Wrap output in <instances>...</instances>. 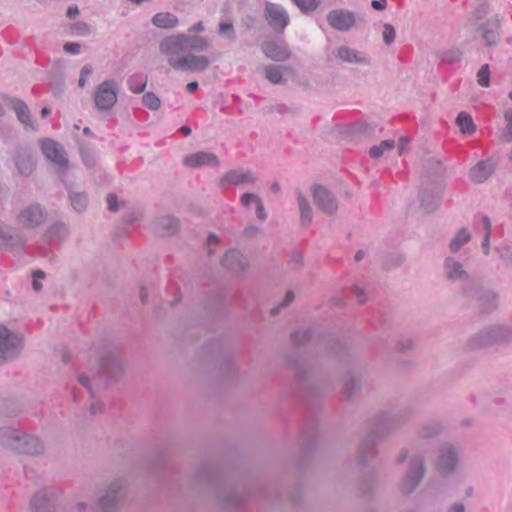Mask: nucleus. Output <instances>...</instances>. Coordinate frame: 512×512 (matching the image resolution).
<instances>
[{
  "label": "nucleus",
  "instance_id": "1",
  "mask_svg": "<svg viewBox=\"0 0 512 512\" xmlns=\"http://www.w3.org/2000/svg\"><path fill=\"white\" fill-rule=\"evenodd\" d=\"M193 485L197 490L209 495L225 508L236 507L245 498L243 488L236 482L227 479L213 465L204 464L199 466L193 476Z\"/></svg>",
  "mask_w": 512,
  "mask_h": 512
},
{
  "label": "nucleus",
  "instance_id": "2",
  "mask_svg": "<svg viewBox=\"0 0 512 512\" xmlns=\"http://www.w3.org/2000/svg\"><path fill=\"white\" fill-rule=\"evenodd\" d=\"M128 481L125 476H115L106 480L98 489L93 503L78 501L74 512H119L127 493Z\"/></svg>",
  "mask_w": 512,
  "mask_h": 512
},
{
  "label": "nucleus",
  "instance_id": "3",
  "mask_svg": "<svg viewBox=\"0 0 512 512\" xmlns=\"http://www.w3.org/2000/svg\"><path fill=\"white\" fill-rule=\"evenodd\" d=\"M0 447L9 453L30 457H41L46 452L42 439L10 425L0 427Z\"/></svg>",
  "mask_w": 512,
  "mask_h": 512
},
{
  "label": "nucleus",
  "instance_id": "4",
  "mask_svg": "<svg viewBox=\"0 0 512 512\" xmlns=\"http://www.w3.org/2000/svg\"><path fill=\"white\" fill-rule=\"evenodd\" d=\"M209 47L210 43L204 37L175 34L160 41L159 52L166 58L170 67L177 70L186 53L205 52Z\"/></svg>",
  "mask_w": 512,
  "mask_h": 512
},
{
  "label": "nucleus",
  "instance_id": "5",
  "mask_svg": "<svg viewBox=\"0 0 512 512\" xmlns=\"http://www.w3.org/2000/svg\"><path fill=\"white\" fill-rule=\"evenodd\" d=\"M381 430V427H379ZM376 438H380V431L377 432L372 430L366 437L364 443L357 451V464L363 470V480L361 485V493L362 496L366 500H371L374 496L376 482L371 474V471L374 468V464L376 462L377 450L374 447L376 444Z\"/></svg>",
  "mask_w": 512,
  "mask_h": 512
},
{
  "label": "nucleus",
  "instance_id": "6",
  "mask_svg": "<svg viewBox=\"0 0 512 512\" xmlns=\"http://www.w3.org/2000/svg\"><path fill=\"white\" fill-rule=\"evenodd\" d=\"M23 348V336L0 324V365L16 359Z\"/></svg>",
  "mask_w": 512,
  "mask_h": 512
},
{
  "label": "nucleus",
  "instance_id": "7",
  "mask_svg": "<svg viewBox=\"0 0 512 512\" xmlns=\"http://www.w3.org/2000/svg\"><path fill=\"white\" fill-rule=\"evenodd\" d=\"M39 148L44 157L51 162L59 175H64L69 169V160L64 147L51 138H41Z\"/></svg>",
  "mask_w": 512,
  "mask_h": 512
},
{
  "label": "nucleus",
  "instance_id": "8",
  "mask_svg": "<svg viewBox=\"0 0 512 512\" xmlns=\"http://www.w3.org/2000/svg\"><path fill=\"white\" fill-rule=\"evenodd\" d=\"M46 216V209L43 205L30 203L19 210L15 219L20 228L33 231L45 223Z\"/></svg>",
  "mask_w": 512,
  "mask_h": 512
},
{
  "label": "nucleus",
  "instance_id": "9",
  "mask_svg": "<svg viewBox=\"0 0 512 512\" xmlns=\"http://www.w3.org/2000/svg\"><path fill=\"white\" fill-rule=\"evenodd\" d=\"M12 162L17 175L23 178L30 177L37 167V158L32 147L28 144H19L15 147Z\"/></svg>",
  "mask_w": 512,
  "mask_h": 512
},
{
  "label": "nucleus",
  "instance_id": "10",
  "mask_svg": "<svg viewBox=\"0 0 512 512\" xmlns=\"http://www.w3.org/2000/svg\"><path fill=\"white\" fill-rule=\"evenodd\" d=\"M310 194L318 210L327 216H334L339 210V202L335 194L326 186L314 183L310 186Z\"/></svg>",
  "mask_w": 512,
  "mask_h": 512
},
{
  "label": "nucleus",
  "instance_id": "11",
  "mask_svg": "<svg viewBox=\"0 0 512 512\" xmlns=\"http://www.w3.org/2000/svg\"><path fill=\"white\" fill-rule=\"evenodd\" d=\"M60 492L53 487L36 491L29 502L30 512H57Z\"/></svg>",
  "mask_w": 512,
  "mask_h": 512
},
{
  "label": "nucleus",
  "instance_id": "12",
  "mask_svg": "<svg viewBox=\"0 0 512 512\" xmlns=\"http://www.w3.org/2000/svg\"><path fill=\"white\" fill-rule=\"evenodd\" d=\"M118 85L114 80H105L94 93L96 108L101 112L110 111L117 103Z\"/></svg>",
  "mask_w": 512,
  "mask_h": 512
},
{
  "label": "nucleus",
  "instance_id": "13",
  "mask_svg": "<svg viewBox=\"0 0 512 512\" xmlns=\"http://www.w3.org/2000/svg\"><path fill=\"white\" fill-rule=\"evenodd\" d=\"M28 242L19 229L0 221V250L14 252L22 249Z\"/></svg>",
  "mask_w": 512,
  "mask_h": 512
},
{
  "label": "nucleus",
  "instance_id": "14",
  "mask_svg": "<svg viewBox=\"0 0 512 512\" xmlns=\"http://www.w3.org/2000/svg\"><path fill=\"white\" fill-rule=\"evenodd\" d=\"M265 18L269 26L278 33H282L289 24V15L280 5L267 3L265 6Z\"/></svg>",
  "mask_w": 512,
  "mask_h": 512
},
{
  "label": "nucleus",
  "instance_id": "15",
  "mask_svg": "<svg viewBox=\"0 0 512 512\" xmlns=\"http://www.w3.org/2000/svg\"><path fill=\"white\" fill-rule=\"evenodd\" d=\"M102 373L110 380H117L124 374V360L117 353L103 357L100 363Z\"/></svg>",
  "mask_w": 512,
  "mask_h": 512
},
{
  "label": "nucleus",
  "instance_id": "16",
  "mask_svg": "<svg viewBox=\"0 0 512 512\" xmlns=\"http://www.w3.org/2000/svg\"><path fill=\"white\" fill-rule=\"evenodd\" d=\"M7 103L15 112L17 120L22 124L25 131L35 132L37 130V125L32 119L30 109L24 101L18 98H9Z\"/></svg>",
  "mask_w": 512,
  "mask_h": 512
},
{
  "label": "nucleus",
  "instance_id": "17",
  "mask_svg": "<svg viewBox=\"0 0 512 512\" xmlns=\"http://www.w3.org/2000/svg\"><path fill=\"white\" fill-rule=\"evenodd\" d=\"M221 265L236 274H241L248 270L249 261L239 250L230 249L222 257Z\"/></svg>",
  "mask_w": 512,
  "mask_h": 512
},
{
  "label": "nucleus",
  "instance_id": "18",
  "mask_svg": "<svg viewBox=\"0 0 512 512\" xmlns=\"http://www.w3.org/2000/svg\"><path fill=\"white\" fill-rule=\"evenodd\" d=\"M327 22L335 30L347 31L355 25L356 17L348 10L335 9L327 14Z\"/></svg>",
  "mask_w": 512,
  "mask_h": 512
},
{
  "label": "nucleus",
  "instance_id": "19",
  "mask_svg": "<svg viewBox=\"0 0 512 512\" xmlns=\"http://www.w3.org/2000/svg\"><path fill=\"white\" fill-rule=\"evenodd\" d=\"M256 180L255 174L251 171L231 170L221 178L220 187L228 188L229 186L250 185Z\"/></svg>",
  "mask_w": 512,
  "mask_h": 512
},
{
  "label": "nucleus",
  "instance_id": "20",
  "mask_svg": "<svg viewBox=\"0 0 512 512\" xmlns=\"http://www.w3.org/2000/svg\"><path fill=\"white\" fill-rule=\"evenodd\" d=\"M263 53L273 61L283 62L291 57V51L286 44L267 41L262 44Z\"/></svg>",
  "mask_w": 512,
  "mask_h": 512
},
{
  "label": "nucleus",
  "instance_id": "21",
  "mask_svg": "<svg viewBox=\"0 0 512 512\" xmlns=\"http://www.w3.org/2000/svg\"><path fill=\"white\" fill-rule=\"evenodd\" d=\"M211 64L208 57L203 55L187 54L181 61L177 70L188 72H202L205 71Z\"/></svg>",
  "mask_w": 512,
  "mask_h": 512
},
{
  "label": "nucleus",
  "instance_id": "22",
  "mask_svg": "<svg viewBox=\"0 0 512 512\" xmlns=\"http://www.w3.org/2000/svg\"><path fill=\"white\" fill-rule=\"evenodd\" d=\"M296 202L299 209L300 225L308 227L313 219V208L307 196L300 190H296Z\"/></svg>",
  "mask_w": 512,
  "mask_h": 512
},
{
  "label": "nucleus",
  "instance_id": "23",
  "mask_svg": "<svg viewBox=\"0 0 512 512\" xmlns=\"http://www.w3.org/2000/svg\"><path fill=\"white\" fill-rule=\"evenodd\" d=\"M184 163L190 167H199L203 165L216 167L219 165L217 156L210 152H197L187 156Z\"/></svg>",
  "mask_w": 512,
  "mask_h": 512
},
{
  "label": "nucleus",
  "instance_id": "24",
  "mask_svg": "<svg viewBox=\"0 0 512 512\" xmlns=\"http://www.w3.org/2000/svg\"><path fill=\"white\" fill-rule=\"evenodd\" d=\"M69 234V228L68 225L62 221H55L51 223L47 229L45 230V233L43 235V238L45 241H57V242H63L66 240Z\"/></svg>",
  "mask_w": 512,
  "mask_h": 512
},
{
  "label": "nucleus",
  "instance_id": "25",
  "mask_svg": "<svg viewBox=\"0 0 512 512\" xmlns=\"http://www.w3.org/2000/svg\"><path fill=\"white\" fill-rule=\"evenodd\" d=\"M335 56L347 63H357L364 64L367 63L366 58L359 53L358 51L348 47V46H340L337 48L335 52Z\"/></svg>",
  "mask_w": 512,
  "mask_h": 512
},
{
  "label": "nucleus",
  "instance_id": "26",
  "mask_svg": "<svg viewBox=\"0 0 512 512\" xmlns=\"http://www.w3.org/2000/svg\"><path fill=\"white\" fill-rule=\"evenodd\" d=\"M159 228L164 236L176 234L180 227L179 220L171 215L163 216L158 221Z\"/></svg>",
  "mask_w": 512,
  "mask_h": 512
},
{
  "label": "nucleus",
  "instance_id": "27",
  "mask_svg": "<svg viewBox=\"0 0 512 512\" xmlns=\"http://www.w3.org/2000/svg\"><path fill=\"white\" fill-rule=\"evenodd\" d=\"M493 172V165L490 162H480L471 169L470 177L474 182H483Z\"/></svg>",
  "mask_w": 512,
  "mask_h": 512
},
{
  "label": "nucleus",
  "instance_id": "28",
  "mask_svg": "<svg viewBox=\"0 0 512 512\" xmlns=\"http://www.w3.org/2000/svg\"><path fill=\"white\" fill-rule=\"evenodd\" d=\"M456 464V455L452 448L443 450L439 459L438 469L441 473L451 471Z\"/></svg>",
  "mask_w": 512,
  "mask_h": 512
},
{
  "label": "nucleus",
  "instance_id": "29",
  "mask_svg": "<svg viewBox=\"0 0 512 512\" xmlns=\"http://www.w3.org/2000/svg\"><path fill=\"white\" fill-rule=\"evenodd\" d=\"M178 22V18L171 13H157L152 18V23L156 27L163 29L174 28L178 24Z\"/></svg>",
  "mask_w": 512,
  "mask_h": 512
},
{
  "label": "nucleus",
  "instance_id": "30",
  "mask_svg": "<svg viewBox=\"0 0 512 512\" xmlns=\"http://www.w3.org/2000/svg\"><path fill=\"white\" fill-rule=\"evenodd\" d=\"M68 197L72 208L76 212L82 213L86 210L88 205V196L85 192L70 191Z\"/></svg>",
  "mask_w": 512,
  "mask_h": 512
},
{
  "label": "nucleus",
  "instance_id": "31",
  "mask_svg": "<svg viewBox=\"0 0 512 512\" xmlns=\"http://www.w3.org/2000/svg\"><path fill=\"white\" fill-rule=\"evenodd\" d=\"M456 124L463 134H473L476 130V125L472 117L466 112H460L456 118Z\"/></svg>",
  "mask_w": 512,
  "mask_h": 512
},
{
  "label": "nucleus",
  "instance_id": "32",
  "mask_svg": "<svg viewBox=\"0 0 512 512\" xmlns=\"http://www.w3.org/2000/svg\"><path fill=\"white\" fill-rule=\"evenodd\" d=\"M283 66L267 65L264 67L263 72L266 79L272 84H282L284 82L282 70Z\"/></svg>",
  "mask_w": 512,
  "mask_h": 512
},
{
  "label": "nucleus",
  "instance_id": "33",
  "mask_svg": "<svg viewBox=\"0 0 512 512\" xmlns=\"http://www.w3.org/2000/svg\"><path fill=\"white\" fill-rule=\"evenodd\" d=\"M360 391V382L354 376H347L344 382L343 393L352 399Z\"/></svg>",
  "mask_w": 512,
  "mask_h": 512
},
{
  "label": "nucleus",
  "instance_id": "34",
  "mask_svg": "<svg viewBox=\"0 0 512 512\" xmlns=\"http://www.w3.org/2000/svg\"><path fill=\"white\" fill-rule=\"evenodd\" d=\"M424 474V470L422 465L417 466L416 470L413 471L407 478V480L404 483V490L406 492H410L421 480L422 476Z\"/></svg>",
  "mask_w": 512,
  "mask_h": 512
},
{
  "label": "nucleus",
  "instance_id": "35",
  "mask_svg": "<svg viewBox=\"0 0 512 512\" xmlns=\"http://www.w3.org/2000/svg\"><path fill=\"white\" fill-rule=\"evenodd\" d=\"M294 300L295 293L292 290L286 291L284 298L277 304V306L271 309V315L275 316L279 314L282 309L289 307Z\"/></svg>",
  "mask_w": 512,
  "mask_h": 512
},
{
  "label": "nucleus",
  "instance_id": "36",
  "mask_svg": "<svg viewBox=\"0 0 512 512\" xmlns=\"http://www.w3.org/2000/svg\"><path fill=\"white\" fill-rule=\"evenodd\" d=\"M143 104L152 111H157L161 106L160 98L153 92H147L142 98Z\"/></svg>",
  "mask_w": 512,
  "mask_h": 512
},
{
  "label": "nucleus",
  "instance_id": "37",
  "mask_svg": "<svg viewBox=\"0 0 512 512\" xmlns=\"http://www.w3.org/2000/svg\"><path fill=\"white\" fill-rule=\"evenodd\" d=\"M470 240V234L465 230L461 229L456 237L450 242L451 251H457L462 245Z\"/></svg>",
  "mask_w": 512,
  "mask_h": 512
},
{
  "label": "nucleus",
  "instance_id": "38",
  "mask_svg": "<svg viewBox=\"0 0 512 512\" xmlns=\"http://www.w3.org/2000/svg\"><path fill=\"white\" fill-rule=\"evenodd\" d=\"M445 268H446L447 276L450 279L460 278L461 275L463 274L462 267L458 262H455L452 260H447Z\"/></svg>",
  "mask_w": 512,
  "mask_h": 512
},
{
  "label": "nucleus",
  "instance_id": "39",
  "mask_svg": "<svg viewBox=\"0 0 512 512\" xmlns=\"http://www.w3.org/2000/svg\"><path fill=\"white\" fill-rule=\"evenodd\" d=\"M293 2L304 13L314 11L320 3L319 0H293Z\"/></svg>",
  "mask_w": 512,
  "mask_h": 512
},
{
  "label": "nucleus",
  "instance_id": "40",
  "mask_svg": "<svg viewBox=\"0 0 512 512\" xmlns=\"http://www.w3.org/2000/svg\"><path fill=\"white\" fill-rule=\"evenodd\" d=\"M477 82L482 87H488L490 83V69L489 65H483L477 73Z\"/></svg>",
  "mask_w": 512,
  "mask_h": 512
},
{
  "label": "nucleus",
  "instance_id": "41",
  "mask_svg": "<svg viewBox=\"0 0 512 512\" xmlns=\"http://www.w3.org/2000/svg\"><path fill=\"white\" fill-rule=\"evenodd\" d=\"M81 157L86 167L91 169L96 165V158L93 150L82 147Z\"/></svg>",
  "mask_w": 512,
  "mask_h": 512
},
{
  "label": "nucleus",
  "instance_id": "42",
  "mask_svg": "<svg viewBox=\"0 0 512 512\" xmlns=\"http://www.w3.org/2000/svg\"><path fill=\"white\" fill-rule=\"evenodd\" d=\"M504 117L507 124L501 137L505 142H512V111H507Z\"/></svg>",
  "mask_w": 512,
  "mask_h": 512
},
{
  "label": "nucleus",
  "instance_id": "43",
  "mask_svg": "<svg viewBox=\"0 0 512 512\" xmlns=\"http://www.w3.org/2000/svg\"><path fill=\"white\" fill-rule=\"evenodd\" d=\"M106 201L108 205V210L111 212L119 211L120 208L123 207L125 204L124 201L119 200L117 195L113 193L107 195Z\"/></svg>",
  "mask_w": 512,
  "mask_h": 512
},
{
  "label": "nucleus",
  "instance_id": "44",
  "mask_svg": "<svg viewBox=\"0 0 512 512\" xmlns=\"http://www.w3.org/2000/svg\"><path fill=\"white\" fill-rule=\"evenodd\" d=\"M219 33L230 41L235 40V31L232 23L230 22H222L219 25Z\"/></svg>",
  "mask_w": 512,
  "mask_h": 512
},
{
  "label": "nucleus",
  "instance_id": "45",
  "mask_svg": "<svg viewBox=\"0 0 512 512\" xmlns=\"http://www.w3.org/2000/svg\"><path fill=\"white\" fill-rule=\"evenodd\" d=\"M483 221V225H484V228H485V238H484V241L482 243V246L483 248L485 249V253L488 252V246H489V237H490V234H491V222L489 220L488 217H483L482 219Z\"/></svg>",
  "mask_w": 512,
  "mask_h": 512
},
{
  "label": "nucleus",
  "instance_id": "46",
  "mask_svg": "<svg viewBox=\"0 0 512 512\" xmlns=\"http://www.w3.org/2000/svg\"><path fill=\"white\" fill-rule=\"evenodd\" d=\"M482 37L486 44L489 46L495 44L498 41V33L494 28L486 30Z\"/></svg>",
  "mask_w": 512,
  "mask_h": 512
},
{
  "label": "nucleus",
  "instance_id": "47",
  "mask_svg": "<svg viewBox=\"0 0 512 512\" xmlns=\"http://www.w3.org/2000/svg\"><path fill=\"white\" fill-rule=\"evenodd\" d=\"M290 263L295 266L296 269H300L304 263V257L299 251H292L290 254Z\"/></svg>",
  "mask_w": 512,
  "mask_h": 512
},
{
  "label": "nucleus",
  "instance_id": "48",
  "mask_svg": "<svg viewBox=\"0 0 512 512\" xmlns=\"http://www.w3.org/2000/svg\"><path fill=\"white\" fill-rule=\"evenodd\" d=\"M71 29L79 35H88L90 32V27L85 22H76L71 26Z\"/></svg>",
  "mask_w": 512,
  "mask_h": 512
},
{
  "label": "nucleus",
  "instance_id": "49",
  "mask_svg": "<svg viewBox=\"0 0 512 512\" xmlns=\"http://www.w3.org/2000/svg\"><path fill=\"white\" fill-rule=\"evenodd\" d=\"M240 202L243 206L249 207L251 203L256 204V202H259V196L254 193H244L240 198Z\"/></svg>",
  "mask_w": 512,
  "mask_h": 512
},
{
  "label": "nucleus",
  "instance_id": "50",
  "mask_svg": "<svg viewBox=\"0 0 512 512\" xmlns=\"http://www.w3.org/2000/svg\"><path fill=\"white\" fill-rule=\"evenodd\" d=\"M92 74V67L90 65H85L82 67L80 72V78L78 80L79 87H84L86 85L87 78Z\"/></svg>",
  "mask_w": 512,
  "mask_h": 512
},
{
  "label": "nucleus",
  "instance_id": "51",
  "mask_svg": "<svg viewBox=\"0 0 512 512\" xmlns=\"http://www.w3.org/2000/svg\"><path fill=\"white\" fill-rule=\"evenodd\" d=\"M44 277H45V273L43 271H41V270L35 271L33 273L32 286H33V289L36 292H39V291L42 290V284H41V282L39 280L43 279Z\"/></svg>",
  "mask_w": 512,
  "mask_h": 512
},
{
  "label": "nucleus",
  "instance_id": "52",
  "mask_svg": "<svg viewBox=\"0 0 512 512\" xmlns=\"http://www.w3.org/2000/svg\"><path fill=\"white\" fill-rule=\"evenodd\" d=\"M384 154V141H382L379 145L372 146L369 149V156L372 159H379Z\"/></svg>",
  "mask_w": 512,
  "mask_h": 512
},
{
  "label": "nucleus",
  "instance_id": "53",
  "mask_svg": "<svg viewBox=\"0 0 512 512\" xmlns=\"http://www.w3.org/2000/svg\"><path fill=\"white\" fill-rule=\"evenodd\" d=\"M255 205H256V216H257V218L260 219L261 221H264L267 218V214L265 212L263 203H262L260 198H259V202H256Z\"/></svg>",
  "mask_w": 512,
  "mask_h": 512
},
{
  "label": "nucleus",
  "instance_id": "54",
  "mask_svg": "<svg viewBox=\"0 0 512 512\" xmlns=\"http://www.w3.org/2000/svg\"><path fill=\"white\" fill-rule=\"evenodd\" d=\"M259 232H260V229L253 225L248 226L243 230L244 236H246L248 238L256 237L259 234Z\"/></svg>",
  "mask_w": 512,
  "mask_h": 512
},
{
  "label": "nucleus",
  "instance_id": "55",
  "mask_svg": "<svg viewBox=\"0 0 512 512\" xmlns=\"http://www.w3.org/2000/svg\"><path fill=\"white\" fill-rule=\"evenodd\" d=\"M80 44L78 43H66L64 45V50L68 53H72V54H79L80 53Z\"/></svg>",
  "mask_w": 512,
  "mask_h": 512
},
{
  "label": "nucleus",
  "instance_id": "56",
  "mask_svg": "<svg viewBox=\"0 0 512 512\" xmlns=\"http://www.w3.org/2000/svg\"><path fill=\"white\" fill-rule=\"evenodd\" d=\"M354 291L358 299V302L363 304L366 301L365 291L359 287H354Z\"/></svg>",
  "mask_w": 512,
  "mask_h": 512
},
{
  "label": "nucleus",
  "instance_id": "57",
  "mask_svg": "<svg viewBox=\"0 0 512 512\" xmlns=\"http://www.w3.org/2000/svg\"><path fill=\"white\" fill-rule=\"evenodd\" d=\"M394 38H395L394 29L391 26L386 25V44L393 41Z\"/></svg>",
  "mask_w": 512,
  "mask_h": 512
},
{
  "label": "nucleus",
  "instance_id": "58",
  "mask_svg": "<svg viewBox=\"0 0 512 512\" xmlns=\"http://www.w3.org/2000/svg\"><path fill=\"white\" fill-rule=\"evenodd\" d=\"M77 15H79V9L77 6H71L67 10V17L68 18H75Z\"/></svg>",
  "mask_w": 512,
  "mask_h": 512
},
{
  "label": "nucleus",
  "instance_id": "59",
  "mask_svg": "<svg viewBox=\"0 0 512 512\" xmlns=\"http://www.w3.org/2000/svg\"><path fill=\"white\" fill-rule=\"evenodd\" d=\"M220 242V239L217 235L215 234H209L208 237H207V244L210 246V245H216Z\"/></svg>",
  "mask_w": 512,
  "mask_h": 512
},
{
  "label": "nucleus",
  "instance_id": "60",
  "mask_svg": "<svg viewBox=\"0 0 512 512\" xmlns=\"http://www.w3.org/2000/svg\"><path fill=\"white\" fill-rule=\"evenodd\" d=\"M408 141L405 138L399 139V146H398V154L401 155L405 149L406 144Z\"/></svg>",
  "mask_w": 512,
  "mask_h": 512
},
{
  "label": "nucleus",
  "instance_id": "61",
  "mask_svg": "<svg viewBox=\"0 0 512 512\" xmlns=\"http://www.w3.org/2000/svg\"><path fill=\"white\" fill-rule=\"evenodd\" d=\"M146 88V82H144L142 85L140 86H137V87H131V91L134 93V94H140L142 92H144Z\"/></svg>",
  "mask_w": 512,
  "mask_h": 512
},
{
  "label": "nucleus",
  "instance_id": "62",
  "mask_svg": "<svg viewBox=\"0 0 512 512\" xmlns=\"http://www.w3.org/2000/svg\"><path fill=\"white\" fill-rule=\"evenodd\" d=\"M139 297H140V300L145 303L147 301V298H148V292L146 290V288L142 287L140 289V292H139Z\"/></svg>",
  "mask_w": 512,
  "mask_h": 512
},
{
  "label": "nucleus",
  "instance_id": "63",
  "mask_svg": "<svg viewBox=\"0 0 512 512\" xmlns=\"http://www.w3.org/2000/svg\"><path fill=\"white\" fill-rule=\"evenodd\" d=\"M79 382L81 385L85 386L87 389L90 390V386H89V378L85 375H82L79 377Z\"/></svg>",
  "mask_w": 512,
  "mask_h": 512
},
{
  "label": "nucleus",
  "instance_id": "64",
  "mask_svg": "<svg viewBox=\"0 0 512 512\" xmlns=\"http://www.w3.org/2000/svg\"><path fill=\"white\" fill-rule=\"evenodd\" d=\"M186 88H187V90L190 93H193V92H195L198 89V83L197 82H190V83L187 84Z\"/></svg>",
  "mask_w": 512,
  "mask_h": 512
}]
</instances>
